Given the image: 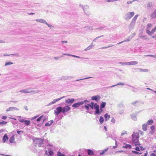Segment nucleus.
<instances>
[{
  "instance_id": "obj_1",
  "label": "nucleus",
  "mask_w": 156,
  "mask_h": 156,
  "mask_svg": "<svg viewBox=\"0 0 156 156\" xmlns=\"http://www.w3.org/2000/svg\"><path fill=\"white\" fill-rule=\"evenodd\" d=\"M139 134L138 133L134 132L132 134V140L135 146L139 145L141 148V150H144V149L142 145L140 144L139 140Z\"/></svg>"
},
{
  "instance_id": "obj_2",
  "label": "nucleus",
  "mask_w": 156,
  "mask_h": 156,
  "mask_svg": "<svg viewBox=\"0 0 156 156\" xmlns=\"http://www.w3.org/2000/svg\"><path fill=\"white\" fill-rule=\"evenodd\" d=\"M134 12H129L126 14V20H129L131 19L134 15Z\"/></svg>"
},
{
  "instance_id": "obj_3",
  "label": "nucleus",
  "mask_w": 156,
  "mask_h": 156,
  "mask_svg": "<svg viewBox=\"0 0 156 156\" xmlns=\"http://www.w3.org/2000/svg\"><path fill=\"white\" fill-rule=\"evenodd\" d=\"M62 111V107H57L54 111L55 115H58Z\"/></svg>"
},
{
  "instance_id": "obj_4",
  "label": "nucleus",
  "mask_w": 156,
  "mask_h": 156,
  "mask_svg": "<svg viewBox=\"0 0 156 156\" xmlns=\"http://www.w3.org/2000/svg\"><path fill=\"white\" fill-rule=\"evenodd\" d=\"M94 108L96 109L95 114H96L100 113L99 106L97 104L95 103L94 105Z\"/></svg>"
},
{
  "instance_id": "obj_5",
  "label": "nucleus",
  "mask_w": 156,
  "mask_h": 156,
  "mask_svg": "<svg viewBox=\"0 0 156 156\" xmlns=\"http://www.w3.org/2000/svg\"><path fill=\"white\" fill-rule=\"evenodd\" d=\"M70 109V108L69 106H66L62 108V112L63 113L67 112L69 111Z\"/></svg>"
},
{
  "instance_id": "obj_6",
  "label": "nucleus",
  "mask_w": 156,
  "mask_h": 156,
  "mask_svg": "<svg viewBox=\"0 0 156 156\" xmlns=\"http://www.w3.org/2000/svg\"><path fill=\"white\" fill-rule=\"evenodd\" d=\"M83 103L82 102H79L76 103H75L72 106L75 108H77L79 106L82 105Z\"/></svg>"
},
{
  "instance_id": "obj_7",
  "label": "nucleus",
  "mask_w": 156,
  "mask_h": 156,
  "mask_svg": "<svg viewBox=\"0 0 156 156\" xmlns=\"http://www.w3.org/2000/svg\"><path fill=\"white\" fill-rule=\"evenodd\" d=\"M138 15H136L134 16V17L133 18L131 22V23L130 24L132 25L133 24L135 23V21H136L137 17H138Z\"/></svg>"
},
{
  "instance_id": "obj_8",
  "label": "nucleus",
  "mask_w": 156,
  "mask_h": 156,
  "mask_svg": "<svg viewBox=\"0 0 156 156\" xmlns=\"http://www.w3.org/2000/svg\"><path fill=\"white\" fill-rule=\"evenodd\" d=\"M75 101V99L73 98L71 99H68L66 100L65 101L68 104H72Z\"/></svg>"
},
{
  "instance_id": "obj_9",
  "label": "nucleus",
  "mask_w": 156,
  "mask_h": 156,
  "mask_svg": "<svg viewBox=\"0 0 156 156\" xmlns=\"http://www.w3.org/2000/svg\"><path fill=\"white\" fill-rule=\"evenodd\" d=\"M138 64V62L136 61H132L127 62L126 64L127 65H135Z\"/></svg>"
},
{
  "instance_id": "obj_10",
  "label": "nucleus",
  "mask_w": 156,
  "mask_h": 156,
  "mask_svg": "<svg viewBox=\"0 0 156 156\" xmlns=\"http://www.w3.org/2000/svg\"><path fill=\"white\" fill-rule=\"evenodd\" d=\"M9 142L11 143H15V135H13L10 138L9 140Z\"/></svg>"
},
{
  "instance_id": "obj_11",
  "label": "nucleus",
  "mask_w": 156,
  "mask_h": 156,
  "mask_svg": "<svg viewBox=\"0 0 156 156\" xmlns=\"http://www.w3.org/2000/svg\"><path fill=\"white\" fill-rule=\"evenodd\" d=\"M151 17L152 18H156V9H155L151 15Z\"/></svg>"
},
{
  "instance_id": "obj_12",
  "label": "nucleus",
  "mask_w": 156,
  "mask_h": 156,
  "mask_svg": "<svg viewBox=\"0 0 156 156\" xmlns=\"http://www.w3.org/2000/svg\"><path fill=\"white\" fill-rule=\"evenodd\" d=\"M8 139V136L6 134H5L2 138V141L4 143H5L6 140Z\"/></svg>"
},
{
  "instance_id": "obj_13",
  "label": "nucleus",
  "mask_w": 156,
  "mask_h": 156,
  "mask_svg": "<svg viewBox=\"0 0 156 156\" xmlns=\"http://www.w3.org/2000/svg\"><path fill=\"white\" fill-rule=\"evenodd\" d=\"M124 145L123 146V147L124 148H131V146L130 144H124Z\"/></svg>"
},
{
  "instance_id": "obj_14",
  "label": "nucleus",
  "mask_w": 156,
  "mask_h": 156,
  "mask_svg": "<svg viewBox=\"0 0 156 156\" xmlns=\"http://www.w3.org/2000/svg\"><path fill=\"white\" fill-rule=\"evenodd\" d=\"M64 97H65L63 96L61 98H58V99H55L51 102V103H52V104H54V103H56V102H57V101H58L60 100L61 99L64 98Z\"/></svg>"
},
{
  "instance_id": "obj_15",
  "label": "nucleus",
  "mask_w": 156,
  "mask_h": 156,
  "mask_svg": "<svg viewBox=\"0 0 156 156\" xmlns=\"http://www.w3.org/2000/svg\"><path fill=\"white\" fill-rule=\"evenodd\" d=\"M53 120H51L45 124V126H51L52 123H53Z\"/></svg>"
},
{
  "instance_id": "obj_16",
  "label": "nucleus",
  "mask_w": 156,
  "mask_h": 156,
  "mask_svg": "<svg viewBox=\"0 0 156 156\" xmlns=\"http://www.w3.org/2000/svg\"><path fill=\"white\" fill-rule=\"evenodd\" d=\"M106 105V103L105 102H103L102 104H101L100 105V108H101V112L103 110L102 109V108H104L105 106Z\"/></svg>"
},
{
  "instance_id": "obj_17",
  "label": "nucleus",
  "mask_w": 156,
  "mask_h": 156,
  "mask_svg": "<svg viewBox=\"0 0 156 156\" xmlns=\"http://www.w3.org/2000/svg\"><path fill=\"white\" fill-rule=\"evenodd\" d=\"M87 153L89 155H93L94 154V153L92 150L90 149H88L87 150Z\"/></svg>"
},
{
  "instance_id": "obj_18",
  "label": "nucleus",
  "mask_w": 156,
  "mask_h": 156,
  "mask_svg": "<svg viewBox=\"0 0 156 156\" xmlns=\"http://www.w3.org/2000/svg\"><path fill=\"white\" fill-rule=\"evenodd\" d=\"M36 21L37 22H41V23H45L46 22L45 20H44L43 19H37V20H36Z\"/></svg>"
},
{
  "instance_id": "obj_19",
  "label": "nucleus",
  "mask_w": 156,
  "mask_h": 156,
  "mask_svg": "<svg viewBox=\"0 0 156 156\" xmlns=\"http://www.w3.org/2000/svg\"><path fill=\"white\" fill-rule=\"evenodd\" d=\"M105 120L106 121L109 119L110 118V115H108L107 113H106L104 115Z\"/></svg>"
},
{
  "instance_id": "obj_20",
  "label": "nucleus",
  "mask_w": 156,
  "mask_h": 156,
  "mask_svg": "<svg viewBox=\"0 0 156 156\" xmlns=\"http://www.w3.org/2000/svg\"><path fill=\"white\" fill-rule=\"evenodd\" d=\"M154 121L152 119L149 120L147 122V123L149 125H151L153 122Z\"/></svg>"
},
{
  "instance_id": "obj_21",
  "label": "nucleus",
  "mask_w": 156,
  "mask_h": 156,
  "mask_svg": "<svg viewBox=\"0 0 156 156\" xmlns=\"http://www.w3.org/2000/svg\"><path fill=\"white\" fill-rule=\"evenodd\" d=\"M142 129H143V130L144 131H146L147 129V124H143V125H142Z\"/></svg>"
},
{
  "instance_id": "obj_22",
  "label": "nucleus",
  "mask_w": 156,
  "mask_h": 156,
  "mask_svg": "<svg viewBox=\"0 0 156 156\" xmlns=\"http://www.w3.org/2000/svg\"><path fill=\"white\" fill-rule=\"evenodd\" d=\"M135 146L136 147L135 148V149L136 150L138 151H140V150H142L141 149V148L139 145H137Z\"/></svg>"
},
{
  "instance_id": "obj_23",
  "label": "nucleus",
  "mask_w": 156,
  "mask_h": 156,
  "mask_svg": "<svg viewBox=\"0 0 156 156\" xmlns=\"http://www.w3.org/2000/svg\"><path fill=\"white\" fill-rule=\"evenodd\" d=\"M20 92L22 93H29V92L28 91L27 89H25V90H21L20 91Z\"/></svg>"
},
{
  "instance_id": "obj_24",
  "label": "nucleus",
  "mask_w": 156,
  "mask_h": 156,
  "mask_svg": "<svg viewBox=\"0 0 156 156\" xmlns=\"http://www.w3.org/2000/svg\"><path fill=\"white\" fill-rule=\"evenodd\" d=\"M48 156H52L54 154V152L52 151H49L48 152Z\"/></svg>"
},
{
  "instance_id": "obj_25",
  "label": "nucleus",
  "mask_w": 156,
  "mask_h": 156,
  "mask_svg": "<svg viewBox=\"0 0 156 156\" xmlns=\"http://www.w3.org/2000/svg\"><path fill=\"white\" fill-rule=\"evenodd\" d=\"M99 121L101 124H102L104 122V119L102 116L100 117Z\"/></svg>"
},
{
  "instance_id": "obj_26",
  "label": "nucleus",
  "mask_w": 156,
  "mask_h": 156,
  "mask_svg": "<svg viewBox=\"0 0 156 156\" xmlns=\"http://www.w3.org/2000/svg\"><path fill=\"white\" fill-rule=\"evenodd\" d=\"M152 27V24L151 23H148L147 25V28L148 29H150Z\"/></svg>"
},
{
  "instance_id": "obj_27",
  "label": "nucleus",
  "mask_w": 156,
  "mask_h": 156,
  "mask_svg": "<svg viewBox=\"0 0 156 156\" xmlns=\"http://www.w3.org/2000/svg\"><path fill=\"white\" fill-rule=\"evenodd\" d=\"M146 31V33L149 35H151L152 34L151 31H150L148 30H147Z\"/></svg>"
},
{
  "instance_id": "obj_28",
  "label": "nucleus",
  "mask_w": 156,
  "mask_h": 156,
  "mask_svg": "<svg viewBox=\"0 0 156 156\" xmlns=\"http://www.w3.org/2000/svg\"><path fill=\"white\" fill-rule=\"evenodd\" d=\"M25 122L24 123L27 126L29 125L30 124V121L29 120H25Z\"/></svg>"
},
{
  "instance_id": "obj_29",
  "label": "nucleus",
  "mask_w": 156,
  "mask_h": 156,
  "mask_svg": "<svg viewBox=\"0 0 156 156\" xmlns=\"http://www.w3.org/2000/svg\"><path fill=\"white\" fill-rule=\"evenodd\" d=\"M43 116H44L43 115H42L39 118H38V119H37V122L40 121L43 118Z\"/></svg>"
},
{
  "instance_id": "obj_30",
  "label": "nucleus",
  "mask_w": 156,
  "mask_h": 156,
  "mask_svg": "<svg viewBox=\"0 0 156 156\" xmlns=\"http://www.w3.org/2000/svg\"><path fill=\"white\" fill-rule=\"evenodd\" d=\"M92 99L93 100H96L98 99V96H94L92 97Z\"/></svg>"
},
{
  "instance_id": "obj_31",
  "label": "nucleus",
  "mask_w": 156,
  "mask_h": 156,
  "mask_svg": "<svg viewBox=\"0 0 156 156\" xmlns=\"http://www.w3.org/2000/svg\"><path fill=\"white\" fill-rule=\"evenodd\" d=\"M94 103H91L90 104H89L88 105V106H90V107L92 109H93L94 108Z\"/></svg>"
},
{
  "instance_id": "obj_32",
  "label": "nucleus",
  "mask_w": 156,
  "mask_h": 156,
  "mask_svg": "<svg viewBox=\"0 0 156 156\" xmlns=\"http://www.w3.org/2000/svg\"><path fill=\"white\" fill-rule=\"evenodd\" d=\"M14 107H9V108H7L6 110V112H9L12 109L14 108Z\"/></svg>"
},
{
  "instance_id": "obj_33",
  "label": "nucleus",
  "mask_w": 156,
  "mask_h": 156,
  "mask_svg": "<svg viewBox=\"0 0 156 156\" xmlns=\"http://www.w3.org/2000/svg\"><path fill=\"white\" fill-rule=\"evenodd\" d=\"M108 149H106L103 151L100 154L101 155L104 154L108 151Z\"/></svg>"
},
{
  "instance_id": "obj_34",
  "label": "nucleus",
  "mask_w": 156,
  "mask_h": 156,
  "mask_svg": "<svg viewBox=\"0 0 156 156\" xmlns=\"http://www.w3.org/2000/svg\"><path fill=\"white\" fill-rule=\"evenodd\" d=\"M57 154L58 156H65L64 154H62L59 151L57 152Z\"/></svg>"
},
{
  "instance_id": "obj_35",
  "label": "nucleus",
  "mask_w": 156,
  "mask_h": 156,
  "mask_svg": "<svg viewBox=\"0 0 156 156\" xmlns=\"http://www.w3.org/2000/svg\"><path fill=\"white\" fill-rule=\"evenodd\" d=\"M7 123V122L2 121L1 122H0V125H5Z\"/></svg>"
},
{
  "instance_id": "obj_36",
  "label": "nucleus",
  "mask_w": 156,
  "mask_h": 156,
  "mask_svg": "<svg viewBox=\"0 0 156 156\" xmlns=\"http://www.w3.org/2000/svg\"><path fill=\"white\" fill-rule=\"evenodd\" d=\"M13 64V63L12 62H6L5 63V66H8V65H11V64Z\"/></svg>"
},
{
  "instance_id": "obj_37",
  "label": "nucleus",
  "mask_w": 156,
  "mask_h": 156,
  "mask_svg": "<svg viewBox=\"0 0 156 156\" xmlns=\"http://www.w3.org/2000/svg\"><path fill=\"white\" fill-rule=\"evenodd\" d=\"M140 70L141 71L147 72L148 71V70L147 69H141Z\"/></svg>"
},
{
  "instance_id": "obj_38",
  "label": "nucleus",
  "mask_w": 156,
  "mask_h": 156,
  "mask_svg": "<svg viewBox=\"0 0 156 156\" xmlns=\"http://www.w3.org/2000/svg\"><path fill=\"white\" fill-rule=\"evenodd\" d=\"M156 31V29L154 28V27L151 30L152 33V34Z\"/></svg>"
},
{
  "instance_id": "obj_39",
  "label": "nucleus",
  "mask_w": 156,
  "mask_h": 156,
  "mask_svg": "<svg viewBox=\"0 0 156 156\" xmlns=\"http://www.w3.org/2000/svg\"><path fill=\"white\" fill-rule=\"evenodd\" d=\"M38 116H39L38 115L35 116L33 117L31 119L32 120L34 119H36V118H37V117H38Z\"/></svg>"
},
{
  "instance_id": "obj_40",
  "label": "nucleus",
  "mask_w": 156,
  "mask_h": 156,
  "mask_svg": "<svg viewBox=\"0 0 156 156\" xmlns=\"http://www.w3.org/2000/svg\"><path fill=\"white\" fill-rule=\"evenodd\" d=\"M132 152L133 153L136 154H141V153H139L138 152H137V151H132Z\"/></svg>"
},
{
  "instance_id": "obj_41",
  "label": "nucleus",
  "mask_w": 156,
  "mask_h": 156,
  "mask_svg": "<svg viewBox=\"0 0 156 156\" xmlns=\"http://www.w3.org/2000/svg\"><path fill=\"white\" fill-rule=\"evenodd\" d=\"M111 121L112 123H115V119L114 118H113L111 119Z\"/></svg>"
},
{
  "instance_id": "obj_42",
  "label": "nucleus",
  "mask_w": 156,
  "mask_h": 156,
  "mask_svg": "<svg viewBox=\"0 0 156 156\" xmlns=\"http://www.w3.org/2000/svg\"><path fill=\"white\" fill-rule=\"evenodd\" d=\"M115 146H114L113 147V148H115L117 147V142L116 140H115Z\"/></svg>"
},
{
  "instance_id": "obj_43",
  "label": "nucleus",
  "mask_w": 156,
  "mask_h": 156,
  "mask_svg": "<svg viewBox=\"0 0 156 156\" xmlns=\"http://www.w3.org/2000/svg\"><path fill=\"white\" fill-rule=\"evenodd\" d=\"M64 55H67L71 56H73V57H77V56H76V55H69V54H64Z\"/></svg>"
},
{
  "instance_id": "obj_44",
  "label": "nucleus",
  "mask_w": 156,
  "mask_h": 156,
  "mask_svg": "<svg viewBox=\"0 0 156 156\" xmlns=\"http://www.w3.org/2000/svg\"><path fill=\"white\" fill-rule=\"evenodd\" d=\"M25 120L24 119H21L20 120V122H25Z\"/></svg>"
},
{
  "instance_id": "obj_45",
  "label": "nucleus",
  "mask_w": 156,
  "mask_h": 156,
  "mask_svg": "<svg viewBox=\"0 0 156 156\" xmlns=\"http://www.w3.org/2000/svg\"><path fill=\"white\" fill-rule=\"evenodd\" d=\"M151 129L153 130L154 129V126H151Z\"/></svg>"
},
{
  "instance_id": "obj_46",
  "label": "nucleus",
  "mask_w": 156,
  "mask_h": 156,
  "mask_svg": "<svg viewBox=\"0 0 156 156\" xmlns=\"http://www.w3.org/2000/svg\"><path fill=\"white\" fill-rule=\"evenodd\" d=\"M92 48V46H89L86 49V50H89L90 49Z\"/></svg>"
},
{
  "instance_id": "obj_47",
  "label": "nucleus",
  "mask_w": 156,
  "mask_h": 156,
  "mask_svg": "<svg viewBox=\"0 0 156 156\" xmlns=\"http://www.w3.org/2000/svg\"><path fill=\"white\" fill-rule=\"evenodd\" d=\"M85 108L86 109H87V110L89 109V108L88 106H87V105H85Z\"/></svg>"
},
{
  "instance_id": "obj_48",
  "label": "nucleus",
  "mask_w": 156,
  "mask_h": 156,
  "mask_svg": "<svg viewBox=\"0 0 156 156\" xmlns=\"http://www.w3.org/2000/svg\"><path fill=\"white\" fill-rule=\"evenodd\" d=\"M151 156H156V154L154 153H152L151 155Z\"/></svg>"
},
{
  "instance_id": "obj_49",
  "label": "nucleus",
  "mask_w": 156,
  "mask_h": 156,
  "mask_svg": "<svg viewBox=\"0 0 156 156\" xmlns=\"http://www.w3.org/2000/svg\"><path fill=\"white\" fill-rule=\"evenodd\" d=\"M7 118V117L5 116H3L2 117V119H6Z\"/></svg>"
},
{
  "instance_id": "obj_50",
  "label": "nucleus",
  "mask_w": 156,
  "mask_h": 156,
  "mask_svg": "<svg viewBox=\"0 0 156 156\" xmlns=\"http://www.w3.org/2000/svg\"><path fill=\"white\" fill-rule=\"evenodd\" d=\"M45 23L49 27H51V25L48 24L47 22H46V23Z\"/></svg>"
},
{
  "instance_id": "obj_51",
  "label": "nucleus",
  "mask_w": 156,
  "mask_h": 156,
  "mask_svg": "<svg viewBox=\"0 0 156 156\" xmlns=\"http://www.w3.org/2000/svg\"><path fill=\"white\" fill-rule=\"evenodd\" d=\"M132 2H133L132 1H128L127 2V3L128 4H130V3H132Z\"/></svg>"
},
{
  "instance_id": "obj_52",
  "label": "nucleus",
  "mask_w": 156,
  "mask_h": 156,
  "mask_svg": "<svg viewBox=\"0 0 156 156\" xmlns=\"http://www.w3.org/2000/svg\"><path fill=\"white\" fill-rule=\"evenodd\" d=\"M147 151H146V152L144 154V156H147Z\"/></svg>"
},
{
  "instance_id": "obj_53",
  "label": "nucleus",
  "mask_w": 156,
  "mask_h": 156,
  "mask_svg": "<svg viewBox=\"0 0 156 156\" xmlns=\"http://www.w3.org/2000/svg\"><path fill=\"white\" fill-rule=\"evenodd\" d=\"M62 42L63 43H66L67 42V41H62Z\"/></svg>"
},
{
  "instance_id": "obj_54",
  "label": "nucleus",
  "mask_w": 156,
  "mask_h": 156,
  "mask_svg": "<svg viewBox=\"0 0 156 156\" xmlns=\"http://www.w3.org/2000/svg\"><path fill=\"white\" fill-rule=\"evenodd\" d=\"M114 1V0H108L107 2H113Z\"/></svg>"
},
{
  "instance_id": "obj_55",
  "label": "nucleus",
  "mask_w": 156,
  "mask_h": 156,
  "mask_svg": "<svg viewBox=\"0 0 156 156\" xmlns=\"http://www.w3.org/2000/svg\"><path fill=\"white\" fill-rule=\"evenodd\" d=\"M104 128H105V130L106 131H107V128H106V126H104Z\"/></svg>"
},
{
  "instance_id": "obj_56",
  "label": "nucleus",
  "mask_w": 156,
  "mask_h": 156,
  "mask_svg": "<svg viewBox=\"0 0 156 156\" xmlns=\"http://www.w3.org/2000/svg\"><path fill=\"white\" fill-rule=\"evenodd\" d=\"M148 7H150L152 5L151 3H149V4H148Z\"/></svg>"
},
{
  "instance_id": "obj_57",
  "label": "nucleus",
  "mask_w": 156,
  "mask_h": 156,
  "mask_svg": "<svg viewBox=\"0 0 156 156\" xmlns=\"http://www.w3.org/2000/svg\"><path fill=\"white\" fill-rule=\"evenodd\" d=\"M17 133L18 134H20V132H20V131L18 130V131H17Z\"/></svg>"
},
{
  "instance_id": "obj_58",
  "label": "nucleus",
  "mask_w": 156,
  "mask_h": 156,
  "mask_svg": "<svg viewBox=\"0 0 156 156\" xmlns=\"http://www.w3.org/2000/svg\"><path fill=\"white\" fill-rule=\"evenodd\" d=\"M124 41H122V42H119V43H118V44H120L121 43H122L123 42H124Z\"/></svg>"
},
{
  "instance_id": "obj_59",
  "label": "nucleus",
  "mask_w": 156,
  "mask_h": 156,
  "mask_svg": "<svg viewBox=\"0 0 156 156\" xmlns=\"http://www.w3.org/2000/svg\"><path fill=\"white\" fill-rule=\"evenodd\" d=\"M147 56H151V57H153V55H148Z\"/></svg>"
},
{
  "instance_id": "obj_60",
  "label": "nucleus",
  "mask_w": 156,
  "mask_h": 156,
  "mask_svg": "<svg viewBox=\"0 0 156 156\" xmlns=\"http://www.w3.org/2000/svg\"><path fill=\"white\" fill-rule=\"evenodd\" d=\"M125 133H122L121 134V136H122L123 135H124V134H125Z\"/></svg>"
},
{
  "instance_id": "obj_61",
  "label": "nucleus",
  "mask_w": 156,
  "mask_h": 156,
  "mask_svg": "<svg viewBox=\"0 0 156 156\" xmlns=\"http://www.w3.org/2000/svg\"><path fill=\"white\" fill-rule=\"evenodd\" d=\"M152 37L153 38H156V37H155V36H152Z\"/></svg>"
},
{
  "instance_id": "obj_62",
  "label": "nucleus",
  "mask_w": 156,
  "mask_h": 156,
  "mask_svg": "<svg viewBox=\"0 0 156 156\" xmlns=\"http://www.w3.org/2000/svg\"><path fill=\"white\" fill-rule=\"evenodd\" d=\"M34 14V13H30L29 14L30 15H33V14Z\"/></svg>"
},
{
  "instance_id": "obj_63",
  "label": "nucleus",
  "mask_w": 156,
  "mask_h": 156,
  "mask_svg": "<svg viewBox=\"0 0 156 156\" xmlns=\"http://www.w3.org/2000/svg\"><path fill=\"white\" fill-rule=\"evenodd\" d=\"M55 58L57 59L58 58V57H55Z\"/></svg>"
},
{
  "instance_id": "obj_64",
  "label": "nucleus",
  "mask_w": 156,
  "mask_h": 156,
  "mask_svg": "<svg viewBox=\"0 0 156 156\" xmlns=\"http://www.w3.org/2000/svg\"><path fill=\"white\" fill-rule=\"evenodd\" d=\"M154 28L156 29V26L155 27H154Z\"/></svg>"
}]
</instances>
